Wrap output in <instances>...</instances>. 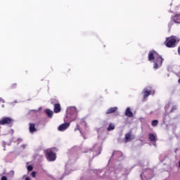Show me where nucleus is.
<instances>
[{"instance_id": "nucleus-1", "label": "nucleus", "mask_w": 180, "mask_h": 180, "mask_svg": "<svg viewBox=\"0 0 180 180\" xmlns=\"http://www.w3.org/2000/svg\"><path fill=\"white\" fill-rule=\"evenodd\" d=\"M0 124L1 125H4V124H11V126H12V124H13V119L7 117H3L0 120Z\"/></svg>"}, {"instance_id": "nucleus-2", "label": "nucleus", "mask_w": 180, "mask_h": 180, "mask_svg": "<svg viewBox=\"0 0 180 180\" xmlns=\"http://www.w3.org/2000/svg\"><path fill=\"white\" fill-rule=\"evenodd\" d=\"M46 158L48 161H56V153H54L51 149L46 150Z\"/></svg>"}, {"instance_id": "nucleus-3", "label": "nucleus", "mask_w": 180, "mask_h": 180, "mask_svg": "<svg viewBox=\"0 0 180 180\" xmlns=\"http://www.w3.org/2000/svg\"><path fill=\"white\" fill-rule=\"evenodd\" d=\"M176 43V39L174 37L167 38L166 40L167 47H174V44Z\"/></svg>"}, {"instance_id": "nucleus-4", "label": "nucleus", "mask_w": 180, "mask_h": 180, "mask_svg": "<svg viewBox=\"0 0 180 180\" xmlns=\"http://www.w3.org/2000/svg\"><path fill=\"white\" fill-rule=\"evenodd\" d=\"M68 127H70V122L60 124L58 129L59 131H64V130H66V129H68Z\"/></svg>"}, {"instance_id": "nucleus-5", "label": "nucleus", "mask_w": 180, "mask_h": 180, "mask_svg": "<svg viewBox=\"0 0 180 180\" xmlns=\"http://www.w3.org/2000/svg\"><path fill=\"white\" fill-rule=\"evenodd\" d=\"M163 59L161 56L156 58L155 62H154V68H158V64L161 65L162 64Z\"/></svg>"}, {"instance_id": "nucleus-6", "label": "nucleus", "mask_w": 180, "mask_h": 180, "mask_svg": "<svg viewBox=\"0 0 180 180\" xmlns=\"http://www.w3.org/2000/svg\"><path fill=\"white\" fill-rule=\"evenodd\" d=\"M30 132L33 134V133H36L37 131V129H36V124L33 123H30V127H29Z\"/></svg>"}, {"instance_id": "nucleus-7", "label": "nucleus", "mask_w": 180, "mask_h": 180, "mask_svg": "<svg viewBox=\"0 0 180 180\" xmlns=\"http://www.w3.org/2000/svg\"><path fill=\"white\" fill-rule=\"evenodd\" d=\"M125 116L127 117H133V112H131L130 108H127L125 111Z\"/></svg>"}, {"instance_id": "nucleus-8", "label": "nucleus", "mask_w": 180, "mask_h": 180, "mask_svg": "<svg viewBox=\"0 0 180 180\" xmlns=\"http://www.w3.org/2000/svg\"><path fill=\"white\" fill-rule=\"evenodd\" d=\"M54 112L55 113H58L61 112V107L60 106V104L56 103L54 105Z\"/></svg>"}, {"instance_id": "nucleus-9", "label": "nucleus", "mask_w": 180, "mask_h": 180, "mask_svg": "<svg viewBox=\"0 0 180 180\" xmlns=\"http://www.w3.org/2000/svg\"><path fill=\"white\" fill-rule=\"evenodd\" d=\"M44 112L47 115L48 117H49L50 119H51V117H53V111H51V110L46 109L44 110Z\"/></svg>"}, {"instance_id": "nucleus-10", "label": "nucleus", "mask_w": 180, "mask_h": 180, "mask_svg": "<svg viewBox=\"0 0 180 180\" xmlns=\"http://www.w3.org/2000/svg\"><path fill=\"white\" fill-rule=\"evenodd\" d=\"M116 110H117V107L110 108V109H108L107 110L106 114L109 115L110 113H113V112H116Z\"/></svg>"}, {"instance_id": "nucleus-11", "label": "nucleus", "mask_w": 180, "mask_h": 180, "mask_svg": "<svg viewBox=\"0 0 180 180\" xmlns=\"http://www.w3.org/2000/svg\"><path fill=\"white\" fill-rule=\"evenodd\" d=\"M173 20H174V23H180V15H176L173 18Z\"/></svg>"}, {"instance_id": "nucleus-12", "label": "nucleus", "mask_w": 180, "mask_h": 180, "mask_svg": "<svg viewBox=\"0 0 180 180\" xmlns=\"http://www.w3.org/2000/svg\"><path fill=\"white\" fill-rule=\"evenodd\" d=\"M149 140L153 142L157 141V137L153 134H149Z\"/></svg>"}, {"instance_id": "nucleus-13", "label": "nucleus", "mask_w": 180, "mask_h": 180, "mask_svg": "<svg viewBox=\"0 0 180 180\" xmlns=\"http://www.w3.org/2000/svg\"><path fill=\"white\" fill-rule=\"evenodd\" d=\"M144 94H145L143 95V99H146V98H148V96H150V94H151V91L145 89V90H144Z\"/></svg>"}, {"instance_id": "nucleus-14", "label": "nucleus", "mask_w": 180, "mask_h": 180, "mask_svg": "<svg viewBox=\"0 0 180 180\" xmlns=\"http://www.w3.org/2000/svg\"><path fill=\"white\" fill-rule=\"evenodd\" d=\"M11 141H12L13 143H15V144H19L20 143H22V139H20V138H18V139H17L16 140H15V138H13V139H11Z\"/></svg>"}, {"instance_id": "nucleus-15", "label": "nucleus", "mask_w": 180, "mask_h": 180, "mask_svg": "<svg viewBox=\"0 0 180 180\" xmlns=\"http://www.w3.org/2000/svg\"><path fill=\"white\" fill-rule=\"evenodd\" d=\"M154 53H155V51H152L149 53V61H151L152 60H154L155 57H154Z\"/></svg>"}, {"instance_id": "nucleus-16", "label": "nucleus", "mask_w": 180, "mask_h": 180, "mask_svg": "<svg viewBox=\"0 0 180 180\" xmlns=\"http://www.w3.org/2000/svg\"><path fill=\"white\" fill-rule=\"evenodd\" d=\"M131 137V135L129 133L125 134V143H127V141H130Z\"/></svg>"}, {"instance_id": "nucleus-17", "label": "nucleus", "mask_w": 180, "mask_h": 180, "mask_svg": "<svg viewBox=\"0 0 180 180\" xmlns=\"http://www.w3.org/2000/svg\"><path fill=\"white\" fill-rule=\"evenodd\" d=\"M14 175H15V172L13 170H11L8 173L7 176L8 178H12Z\"/></svg>"}, {"instance_id": "nucleus-18", "label": "nucleus", "mask_w": 180, "mask_h": 180, "mask_svg": "<svg viewBox=\"0 0 180 180\" xmlns=\"http://www.w3.org/2000/svg\"><path fill=\"white\" fill-rule=\"evenodd\" d=\"M107 130L108 131H110V130H115V125H113L112 124H110V125L108 126Z\"/></svg>"}, {"instance_id": "nucleus-19", "label": "nucleus", "mask_w": 180, "mask_h": 180, "mask_svg": "<svg viewBox=\"0 0 180 180\" xmlns=\"http://www.w3.org/2000/svg\"><path fill=\"white\" fill-rule=\"evenodd\" d=\"M158 120H154L152 121V126L153 127H155V126H158Z\"/></svg>"}, {"instance_id": "nucleus-20", "label": "nucleus", "mask_w": 180, "mask_h": 180, "mask_svg": "<svg viewBox=\"0 0 180 180\" xmlns=\"http://www.w3.org/2000/svg\"><path fill=\"white\" fill-rule=\"evenodd\" d=\"M2 146L4 147V151H5L6 150V142L5 141H3Z\"/></svg>"}, {"instance_id": "nucleus-21", "label": "nucleus", "mask_w": 180, "mask_h": 180, "mask_svg": "<svg viewBox=\"0 0 180 180\" xmlns=\"http://www.w3.org/2000/svg\"><path fill=\"white\" fill-rule=\"evenodd\" d=\"M27 171H33V166L29 165L27 167Z\"/></svg>"}, {"instance_id": "nucleus-22", "label": "nucleus", "mask_w": 180, "mask_h": 180, "mask_svg": "<svg viewBox=\"0 0 180 180\" xmlns=\"http://www.w3.org/2000/svg\"><path fill=\"white\" fill-rule=\"evenodd\" d=\"M36 174H37L36 172H32V174H31L32 177V178H36Z\"/></svg>"}, {"instance_id": "nucleus-23", "label": "nucleus", "mask_w": 180, "mask_h": 180, "mask_svg": "<svg viewBox=\"0 0 180 180\" xmlns=\"http://www.w3.org/2000/svg\"><path fill=\"white\" fill-rule=\"evenodd\" d=\"M70 109L72 112H76L77 111V108H75V107H71Z\"/></svg>"}, {"instance_id": "nucleus-24", "label": "nucleus", "mask_w": 180, "mask_h": 180, "mask_svg": "<svg viewBox=\"0 0 180 180\" xmlns=\"http://www.w3.org/2000/svg\"><path fill=\"white\" fill-rule=\"evenodd\" d=\"M0 103H5V100L0 98Z\"/></svg>"}, {"instance_id": "nucleus-25", "label": "nucleus", "mask_w": 180, "mask_h": 180, "mask_svg": "<svg viewBox=\"0 0 180 180\" xmlns=\"http://www.w3.org/2000/svg\"><path fill=\"white\" fill-rule=\"evenodd\" d=\"M1 180H8V179L6 178V176H3L1 179Z\"/></svg>"}, {"instance_id": "nucleus-26", "label": "nucleus", "mask_w": 180, "mask_h": 180, "mask_svg": "<svg viewBox=\"0 0 180 180\" xmlns=\"http://www.w3.org/2000/svg\"><path fill=\"white\" fill-rule=\"evenodd\" d=\"M12 144V139L10 142L7 143V146H11Z\"/></svg>"}, {"instance_id": "nucleus-27", "label": "nucleus", "mask_w": 180, "mask_h": 180, "mask_svg": "<svg viewBox=\"0 0 180 180\" xmlns=\"http://www.w3.org/2000/svg\"><path fill=\"white\" fill-rule=\"evenodd\" d=\"M175 109H176V106H174L171 110V112H172L173 110H175Z\"/></svg>"}, {"instance_id": "nucleus-28", "label": "nucleus", "mask_w": 180, "mask_h": 180, "mask_svg": "<svg viewBox=\"0 0 180 180\" xmlns=\"http://www.w3.org/2000/svg\"><path fill=\"white\" fill-rule=\"evenodd\" d=\"M10 133H11V134H13V133H14L13 129H11Z\"/></svg>"}, {"instance_id": "nucleus-29", "label": "nucleus", "mask_w": 180, "mask_h": 180, "mask_svg": "<svg viewBox=\"0 0 180 180\" xmlns=\"http://www.w3.org/2000/svg\"><path fill=\"white\" fill-rule=\"evenodd\" d=\"M178 53H179V54H180V46H179V48H178Z\"/></svg>"}, {"instance_id": "nucleus-30", "label": "nucleus", "mask_w": 180, "mask_h": 180, "mask_svg": "<svg viewBox=\"0 0 180 180\" xmlns=\"http://www.w3.org/2000/svg\"><path fill=\"white\" fill-rule=\"evenodd\" d=\"M25 180H30V178L27 177Z\"/></svg>"}, {"instance_id": "nucleus-31", "label": "nucleus", "mask_w": 180, "mask_h": 180, "mask_svg": "<svg viewBox=\"0 0 180 180\" xmlns=\"http://www.w3.org/2000/svg\"><path fill=\"white\" fill-rule=\"evenodd\" d=\"M179 167L180 168V161L179 162Z\"/></svg>"}, {"instance_id": "nucleus-32", "label": "nucleus", "mask_w": 180, "mask_h": 180, "mask_svg": "<svg viewBox=\"0 0 180 180\" xmlns=\"http://www.w3.org/2000/svg\"><path fill=\"white\" fill-rule=\"evenodd\" d=\"M1 106H2V108H5V105L4 104Z\"/></svg>"}, {"instance_id": "nucleus-33", "label": "nucleus", "mask_w": 180, "mask_h": 180, "mask_svg": "<svg viewBox=\"0 0 180 180\" xmlns=\"http://www.w3.org/2000/svg\"><path fill=\"white\" fill-rule=\"evenodd\" d=\"M179 83L180 84V79H179Z\"/></svg>"}, {"instance_id": "nucleus-34", "label": "nucleus", "mask_w": 180, "mask_h": 180, "mask_svg": "<svg viewBox=\"0 0 180 180\" xmlns=\"http://www.w3.org/2000/svg\"><path fill=\"white\" fill-rule=\"evenodd\" d=\"M176 150H178V149H176L175 153H176Z\"/></svg>"}, {"instance_id": "nucleus-35", "label": "nucleus", "mask_w": 180, "mask_h": 180, "mask_svg": "<svg viewBox=\"0 0 180 180\" xmlns=\"http://www.w3.org/2000/svg\"><path fill=\"white\" fill-rule=\"evenodd\" d=\"M15 103H16V101H15Z\"/></svg>"}]
</instances>
